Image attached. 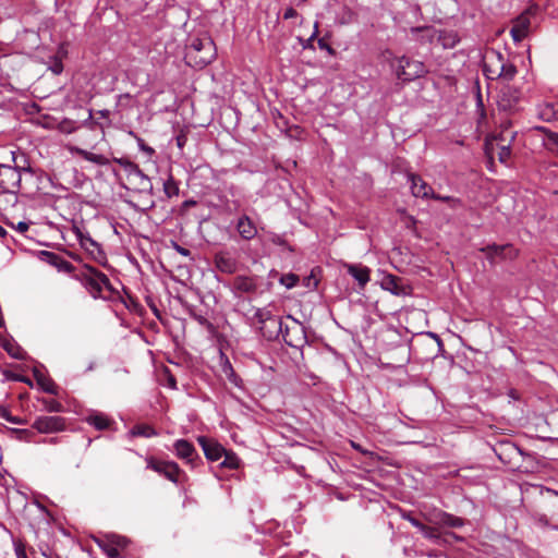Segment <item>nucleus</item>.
Wrapping results in <instances>:
<instances>
[{
	"label": "nucleus",
	"instance_id": "4be33fe9",
	"mask_svg": "<svg viewBox=\"0 0 558 558\" xmlns=\"http://www.w3.org/2000/svg\"><path fill=\"white\" fill-rule=\"evenodd\" d=\"M386 291L391 292L393 295H408L410 287L403 279L393 275H386Z\"/></svg>",
	"mask_w": 558,
	"mask_h": 558
},
{
	"label": "nucleus",
	"instance_id": "774afa93",
	"mask_svg": "<svg viewBox=\"0 0 558 558\" xmlns=\"http://www.w3.org/2000/svg\"><path fill=\"white\" fill-rule=\"evenodd\" d=\"M8 422L13 423V424H21L22 423V421L19 420L17 417H15V416H8Z\"/></svg>",
	"mask_w": 558,
	"mask_h": 558
},
{
	"label": "nucleus",
	"instance_id": "5701e85b",
	"mask_svg": "<svg viewBox=\"0 0 558 558\" xmlns=\"http://www.w3.org/2000/svg\"><path fill=\"white\" fill-rule=\"evenodd\" d=\"M85 422L97 430H106L114 423L108 415L102 412H92L85 418Z\"/></svg>",
	"mask_w": 558,
	"mask_h": 558
},
{
	"label": "nucleus",
	"instance_id": "72a5a7b5",
	"mask_svg": "<svg viewBox=\"0 0 558 558\" xmlns=\"http://www.w3.org/2000/svg\"><path fill=\"white\" fill-rule=\"evenodd\" d=\"M517 73H518L517 66L504 59L502 73L498 80H504L507 82L512 81L514 78V76L517 75Z\"/></svg>",
	"mask_w": 558,
	"mask_h": 558
},
{
	"label": "nucleus",
	"instance_id": "4d7b16f0",
	"mask_svg": "<svg viewBox=\"0 0 558 558\" xmlns=\"http://www.w3.org/2000/svg\"><path fill=\"white\" fill-rule=\"evenodd\" d=\"M298 16V12L295 9H293L292 7L288 8L284 13H283V19L284 20H290V19H293V17H296Z\"/></svg>",
	"mask_w": 558,
	"mask_h": 558
},
{
	"label": "nucleus",
	"instance_id": "2eb2a0df",
	"mask_svg": "<svg viewBox=\"0 0 558 558\" xmlns=\"http://www.w3.org/2000/svg\"><path fill=\"white\" fill-rule=\"evenodd\" d=\"M197 441L202 447L206 459L211 462L220 460L223 453H226V449L217 440L213 438L199 436L197 438Z\"/></svg>",
	"mask_w": 558,
	"mask_h": 558
},
{
	"label": "nucleus",
	"instance_id": "c9c22d12",
	"mask_svg": "<svg viewBox=\"0 0 558 558\" xmlns=\"http://www.w3.org/2000/svg\"><path fill=\"white\" fill-rule=\"evenodd\" d=\"M38 386L45 391V392H48L50 395H54L57 396L58 395V386L56 385V383L49 378V377H44V379H39V384Z\"/></svg>",
	"mask_w": 558,
	"mask_h": 558
},
{
	"label": "nucleus",
	"instance_id": "f704fd0d",
	"mask_svg": "<svg viewBox=\"0 0 558 558\" xmlns=\"http://www.w3.org/2000/svg\"><path fill=\"white\" fill-rule=\"evenodd\" d=\"M39 401L41 402V404L44 405V409L47 412L59 413L64 410L63 404L61 402H59L58 400L43 398Z\"/></svg>",
	"mask_w": 558,
	"mask_h": 558
},
{
	"label": "nucleus",
	"instance_id": "7ed1b4c3",
	"mask_svg": "<svg viewBox=\"0 0 558 558\" xmlns=\"http://www.w3.org/2000/svg\"><path fill=\"white\" fill-rule=\"evenodd\" d=\"M216 58V46L209 36L196 37L186 47L185 59L187 64L203 69Z\"/></svg>",
	"mask_w": 558,
	"mask_h": 558
},
{
	"label": "nucleus",
	"instance_id": "37998d69",
	"mask_svg": "<svg viewBox=\"0 0 558 558\" xmlns=\"http://www.w3.org/2000/svg\"><path fill=\"white\" fill-rule=\"evenodd\" d=\"M319 280L316 278L315 269L312 270L311 275L303 279V284L310 289H316Z\"/></svg>",
	"mask_w": 558,
	"mask_h": 558
},
{
	"label": "nucleus",
	"instance_id": "b1692460",
	"mask_svg": "<svg viewBox=\"0 0 558 558\" xmlns=\"http://www.w3.org/2000/svg\"><path fill=\"white\" fill-rule=\"evenodd\" d=\"M537 116L545 122L558 120V104L544 102L537 107Z\"/></svg>",
	"mask_w": 558,
	"mask_h": 558
},
{
	"label": "nucleus",
	"instance_id": "f3484780",
	"mask_svg": "<svg viewBox=\"0 0 558 558\" xmlns=\"http://www.w3.org/2000/svg\"><path fill=\"white\" fill-rule=\"evenodd\" d=\"M39 258L43 262L56 267L60 271L72 274L75 270V267L70 262H68L62 256H60L53 252L40 251Z\"/></svg>",
	"mask_w": 558,
	"mask_h": 558
},
{
	"label": "nucleus",
	"instance_id": "680f3d73",
	"mask_svg": "<svg viewBox=\"0 0 558 558\" xmlns=\"http://www.w3.org/2000/svg\"><path fill=\"white\" fill-rule=\"evenodd\" d=\"M138 144H140V147L141 149H143L144 151L148 153V154H153L154 153V149L149 146H147L143 140H138Z\"/></svg>",
	"mask_w": 558,
	"mask_h": 558
},
{
	"label": "nucleus",
	"instance_id": "c85d7f7f",
	"mask_svg": "<svg viewBox=\"0 0 558 558\" xmlns=\"http://www.w3.org/2000/svg\"><path fill=\"white\" fill-rule=\"evenodd\" d=\"M76 153L85 160L90 161L98 166H107L109 163V159L105 157L104 155L94 154L90 151H87L82 148H76Z\"/></svg>",
	"mask_w": 558,
	"mask_h": 558
},
{
	"label": "nucleus",
	"instance_id": "423d86ee",
	"mask_svg": "<svg viewBox=\"0 0 558 558\" xmlns=\"http://www.w3.org/2000/svg\"><path fill=\"white\" fill-rule=\"evenodd\" d=\"M391 68L398 80H401L402 82H410L423 76L425 73V65L423 62L411 60L405 57L392 61Z\"/></svg>",
	"mask_w": 558,
	"mask_h": 558
},
{
	"label": "nucleus",
	"instance_id": "473e14b6",
	"mask_svg": "<svg viewBox=\"0 0 558 558\" xmlns=\"http://www.w3.org/2000/svg\"><path fill=\"white\" fill-rule=\"evenodd\" d=\"M163 192L168 198L179 195V184L171 174L163 182Z\"/></svg>",
	"mask_w": 558,
	"mask_h": 558
},
{
	"label": "nucleus",
	"instance_id": "e433bc0d",
	"mask_svg": "<svg viewBox=\"0 0 558 558\" xmlns=\"http://www.w3.org/2000/svg\"><path fill=\"white\" fill-rule=\"evenodd\" d=\"M300 281V278L295 274H284L279 278V282L284 286L287 289L294 288L298 282Z\"/></svg>",
	"mask_w": 558,
	"mask_h": 558
},
{
	"label": "nucleus",
	"instance_id": "f8f14e48",
	"mask_svg": "<svg viewBox=\"0 0 558 558\" xmlns=\"http://www.w3.org/2000/svg\"><path fill=\"white\" fill-rule=\"evenodd\" d=\"M97 543L109 558H118L121 557L120 550L128 546L129 541L123 536L109 534L98 539Z\"/></svg>",
	"mask_w": 558,
	"mask_h": 558
},
{
	"label": "nucleus",
	"instance_id": "39448f33",
	"mask_svg": "<svg viewBox=\"0 0 558 558\" xmlns=\"http://www.w3.org/2000/svg\"><path fill=\"white\" fill-rule=\"evenodd\" d=\"M284 343L291 348L302 349L307 344V337L304 325L292 317L287 316L281 331Z\"/></svg>",
	"mask_w": 558,
	"mask_h": 558
},
{
	"label": "nucleus",
	"instance_id": "0e129e2a",
	"mask_svg": "<svg viewBox=\"0 0 558 558\" xmlns=\"http://www.w3.org/2000/svg\"><path fill=\"white\" fill-rule=\"evenodd\" d=\"M0 416L2 418H4L5 421H8V416H12V415L10 414V412L5 408L0 407Z\"/></svg>",
	"mask_w": 558,
	"mask_h": 558
},
{
	"label": "nucleus",
	"instance_id": "412c9836",
	"mask_svg": "<svg viewBox=\"0 0 558 558\" xmlns=\"http://www.w3.org/2000/svg\"><path fill=\"white\" fill-rule=\"evenodd\" d=\"M257 290V283L253 277L236 276L232 281V291L234 293H254Z\"/></svg>",
	"mask_w": 558,
	"mask_h": 558
},
{
	"label": "nucleus",
	"instance_id": "393cba45",
	"mask_svg": "<svg viewBox=\"0 0 558 558\" xmlns=\"http://www.w3.org/2000/svg\"><path fill=\"white\" fill-rule=\"evenodd\" d=\"M437 523L442 525L459 529L464 525V520L462 518L456 517L453 514L447 513L445 511H439L436 514Z\"/></svg>",
	"mask_w": 558,
	"mask_h": 558
},
{
	"label": "nucleus",
	"instance_id": "603ef678",
	"mask_svg": "<svg viewBox=\"0 0 558 558\" xmlns=\"http://www.w3.org/2000/svg\"><path fill=\"white\" fill-rule=\"evenodd\" d=\"M228 369H229V372H227V376H228L229 380L238 386L239 380H240L239 376L234 373V371L230 364L228 366Z\"/></svg>",
	"mask_w": 558,
	"mask_h": 558
},
{
	"label": "nucleus",
	"instance_id": "dca6fc26",
	"mask_svg": "<svg viewBox=\"0 0 558 558\" xmlns=\"http://www.w3.org/2000/svg\"><path fill=\"white\" fill-rule=\"evenodd\" d=\"M407 179L411 183V192L413 196L421 198H432L434 195L433 187L420 175L414 173H407Z\"/></svg>",
	"mask_w": 558,
	"mask_h": 558
},
{
	"label": "nucleus",
	"instance_id": "6e6d98bb",
	"mask_svg": "<svg viewBox=\"0 0 558 558\" xmlns=\"http://www.w3.org/2000/svg\"><path fill=\"white\" fill-rule=\"evenodd\" d=\"M317 33H318V24L316 23L315 24V31L314 33L312 34V36L306 40V44L303 45L304 48H313V40L316 38L317 36Z\"/></svg>",
	"mask_w": 558,
	"mask_h": 558
},
{
	"label": "nucleus",
	"instance_id": "6ab92c4d",
	"mask_svg": "<svg viewBox=\"0 0 558 558\" xmlns=\"http://www.w3.org/2000/svg\"><path fill=\"white\" fill-rule=\"evenodd\" d=\"M235 229L243 240L250 241L257 235V227L247 215L239 217Z\"/></svg>",
	"mask_w": 558,
	"mask_h": 558
},
{
	"label": "nucleus",
	"instance_id": "49530a36",
	"mask_svg": "<svg viewBox=\"0 0 558 558\" xmlns=\"http://www.w3.org/2000/svg\"><path fill=\"white\" fill-rule=\"evenodd\" d=\"M15 433L20 440H25V441H29L31 438L35 435L34 432L31 429H15Z\"/></svg>",
	"mask_w": 558,
	"mask_h": 558
},
{
	"label": "nucleus",
	"instance_id": "13d9d810",
	"mask_svg": "<svg viewBox=\"0 0 558 558\" xmlns=\"http://www.w3.org/2000/svg\"><path fill=\"white\" fill-rule=\"evenodd\" d=\"M113 162L118 163L119 166H121L123 169H125V167L130 163V159L129 158H125V157H121V158H118V157H114L113 159Z\"/></svg>",
	"mask_w": 558,
	"mask_h": 558
},
{
	"label": "nucleus",
	"instance_id": "20e7f679",
	"mask_svg": "<svg viewBox=\"0 0 558 558\" xmlns=\"http://www.w3.org/2000/svg\"><path fill=\"white\" fill-rule=\"evenodd\" d=\"M254 318L259 325L258 329L260 335L267 341L277 340L279 335H281L284 322L274 315L271 311L267 308H257L254 314Z\"/></svg>",
	"mask_w": 558,
	"mask_h": 558
},
{
	"label": "nucleus",
	"instance_id": "a19ab883",
	"mask_svg": "<svg viewBox=\"0 0 558 558\" xmlns=\"http://www.w3.org/2000/svg\"><path fill=\"white\" fill-rule=\"evenodd\" d=\"M13 546H14V551H15L16 558H27L26 545L22 539L13 538Z\"/></svg>",
	"mask_w": 558,
	"mask_h": 558
},
{
	"label": "nucleus",
	"instance_id": "6e6552de",
	"mask_svg": "<svg viewBox=\"0 0 558 558\" xmlns=\"http://www.w3.org/2000/svg\"><path fill=\"white\" fill-rule=\"evenodd\" d=\"M147 469H150L158 474L165 476L167 480L171 481L174 484H178L180 481V476L184 474V472L180 469L178 463L173 461H162L157 460L154 457H148L146 459Z\"/></svg>",
	"mask_w": 558,
	"mask_h": 558
},
{
	"label": "nucleus",
	"instance_id": "a18cd8bd",
	"mask_svg": "<svg viewBox=\"0 0 558 558\" xmlns=\"http://www.w3.org/2000/svg\"><path fill=\"white\" fill-rule=\"evenodd\" d=\"M317 45L319 49L326 50L328 54L333 56L336 53V50L330 46L328 40L325 37H322L317 40Z\"/></svg>",
	"mask_w": 558,
	"mask_h": 558
},
{
	"label": "nucleus",
	"instance_id": "aec40b11",
	"mask_svg": "<svg viewBox=\"0 0 558 558\" xmlns=\"http://www.w3.org/2000/svg\"><path fill=\"white\" fill-rule=\"evenodd\" d=\"M520 97H521V93L519 89L507 85L501 89L499 107L502 110H512L515 107V105L519 102Z\"/></svg>",
	"mask_w": 558,
	"mask_h": 558
},
{
	"label": "nucleus",
	"instance_id": "7c9ffc66",
	"mask_svg": "<svg viewBox=\"0 0 558 558\" xmlns=\"http://www.w3.org/2000/svg\"><path fill=\"white\" fill-rule=\"evenodd\" d=\"M131 434L133 436H141V437H146V438L154 437V436L158 435L156 429L153 426L147 425V424L135 425L132 428Z\"/></svg>",
	"mask_w": 558,
	"mask_h": 558
},
{
	"label": "nucleus",
	"instance_id": "bb28decb",
	"mask_svg": "<svg viewBox=\"0 0 558 558\" xmlns=\"http://www.w3.org/2000/svg\"><path fill=\"white\" fill-rule=\"evenodd\" d=\"M438 40L446 49L454 48L460 41V37L454 31H442L439 33Z\"/></svg>",
	"mask_w": 558,
	"mask_h": 558
},
{
	"label": "nucleus",
	"instance_id": "de8ad7c7",
	"mask_svg": "<svg viewBox=\"0 0 558 558\" xmlns=\"http://www.w3.org/2000/svg\"><path fill=\"white\" fill-rule=\"evenodd\" d=\"M511 149L509 146H502L500 147V150L498 153V159L500 162H507V160L510 158Z\"/></svg>",
	"mask_w": 558,
	"mask_h": 558
},
{
	"label": "nucleus",
	"instance_id": "9b49d317",
	"mask_svg": "<svg viewBox=\"0 0 558 558\" xmlns=\"http://www.w3.org/2000/svg\"><path fill=\"white\" fill-rule=\"evenodd\" d=\"M76 236L81 246L92 256V258L101 266L107 265V256L100 245L90 238L88 233L76 229Z\"/></svg>",
	"mask_w": 558,
	"mask_h": 558
},
{
	"label": "nucleus",
	"instance_id": "a878e982",
	"mask_svg": "<svg viewBox=\"0 0 558 558\" xmlns=\"http://www.w3.org/2000/svg\"><path fill=\"white\" fill-rule=\"evenodd\" d=\"M348 271L361 287H364L369 280V270L366 267L350 265Z\"/></svg>",
	"mask_w": 558,
	"mask_h": 558
},
{
	"label": "nucleus",
	"instance_id": "09e8293b",
	"mask_svg": "<svg viewBox=\"0 0 558 558\" xmlns=\"http://www.w3.org/2000/svg\"><path fill=\"white\" fill-rule=\"evenodd\" d=\"M545 492L548 493V494H553V495L558 497V492H556L554 489L545 488ZM553 508H554L553 517H558V500L553 504ZM553 529L558 531V525H554Z\"/></svg>",
	"mask_w": 558,
	"mask_h": 558
},
{
	"label": "nucleus",
	"instance_id": "ddd939ff",
	"mask_svg": "<svg viewBox=\"0 0 558 558\" xmlns=\"http://www.w3.org/2000/svg\"><path fill=\"white\" fill-rule=\"evenodd\" d=\"M214 264L218 271L233 275L239 269V260L229 251H219L214 255Z\"/></svg>",
	"mask_w": 558,
	"mask_h": 558
},
{
	"label": "nucleus",
	"instance_id": "3c124183",
	"mask_svg": "<svg viewBox=\"0 0 558 558\" xmlns=\"http://www.w3.org/2000/svg\"><path fill=\"white\" fill-rule=\"evenodd\" d=\"M173 248L181 254L182 256H191V251L189 248H185L181 245H179L177 242H172Z\"/></svg>",
	"mask_w": 558,
	"mask_h": 558
},
{
	"label": "nucleus",
	"instance_id": "58836bf2",
	"mask_svg": "<svg viewBox=\"0 0 558 558\" xmlns=\"http://www.w3.org/2000/svg\"><path fill=\"white\" fill-rule=\"evenodd\" d=\"M433 199L445 202L449 205L450 208L456 209L459 206H461V201L459 198L452 197V196H442L439 194H436L434 192V195L432 196Z\"/></svg>",
	"mask_w": 558,
	"mask_h": 558
},
{
	"label": "nucleus",
	"instance_id": "338daca9",
	"mask_svg": "<svg viewBox=\"0 0 558 558\" xmlns=\"http://www.w3.org/2000/svg\"><path fill=\"white\" fill-rule=\"evenodd\" d=\"M385 478H386V483L390 482L392 480H396V474L393 472H386Z\"/></svg>",
	"mask_w": 558,
	"mask_h": 558
},
{
	"label": "nucleus",
	"instance_id": "2f4dec72",
	"mask_svg": "<svg viewBox=\"0 0 558 558\" xmlns=\"http://www.w3.org/2000/svg\"><path fill=\"white\" fill-rule=\"evenodd\" d=\"M223 460L220 463L221 468L235 470L240 466V459L233 451L226 450V453L222 456Z\"/></svg>",
	"mask_w": 558,
	"mask_h": 558
},
{
	"label": "nucleus",
	"instance_id": "e2e57ef3",
	"mask_svg": "<svg viewBox=\"0 0 558 558\" xmlns=\"http://www.w3.org/2000/svg\"><path fill=\"white\" fill-rule=\"evenodd\" d=\"M537 522L543 524L544 526L549 525V521H548V519H547V517L545 514H539L537 517Z\"/></svg>",
	"mask_w": 558,
	"mask_h": 558
},
{
	"label": "nucleus",
	"instance_id": "ea45409f",
	"mask_svg": "<svg viewBox=\"0 0 558 558\" xmlns=\"http://www.w3.org/2000/svg\"><path fill=\"white\" fill-rule=\"evenodd\" d=\"M187 311H189V315L194 320H196L199 325H202L204 327H211V324L209 323V320L204 315L199 314L194 307H190Z\"/></svg>",
	"mask_w": 558,
	"mask_h": 558
},
{
	"label": "nucleus",
	"instance_id": "a211bd4d",
	"mask_svg": "<svg viewBox=\"0 0 558 558\" xmlns=\"http://www.w3.org/2000/svg\"><path fill=\"white\" fill-rule=\"evenodd\" d=\"M173 448L177 457L185 460L191 465H194L195 460L199 459L194 446L185 439H178Z\"/></svg>",
	"mask_w": 558,
	"mask_h": 558
},
{
	"label": "nucleus",
	"instance_id": "79ce46f5",
	"mask_svg": "<svg viewBox=\"0 0 558 558\" xmlns=\"http://www.w3.org/2000/svg\"><path fill=\"white\" fill-rule=\"evenodd\" d=\"M421 532L428 539L438 541L440 538L439 532L435 527L427 526L424 524Z\"/></svg>",
	"mask_w": 558,
	"mask_h": 558
},
{
	"label": "nucleus",
	"instance_id": "f257e3e1",
	"mask_svg": "<svg viewBox=\"0 0 558 558\" xmlns=\"http://www.w3.org/2000/svg\"><path fill=\"white\" fill-rule=\"evenodd\" d=\"M387 339L391 348L386 347V379L401 387L409 379L407 364L410 362V348L395 328L386 329Z\"/></svg>",
	"mask_w": 558,
	"mask_h": 558
},
{
	"label": "nucleus",
	"instance_id": "1a4fd4ad",
	"mask_svg": "<svg viewBox=\"0 0 558 558\" xmlns=\"http://www.w3.org/2000/svg\"><path fill=\"white\" fill-rule=\"evenodd\" d=\"M504 56L495 50L490 49L486 51L483 58V73L488 80H498L502 73Z\"/></svg>",
	"mask_w": 558,
	"mask_h": 558
},
{
	"label": "nucleus",
	"instance_id": "c756f323",
	"mask_svg": "<svg viewBox=\"0 0 558 558\" xmlns=\"http://www.w3.org/2000/svg\"><path fill=\"white\" fill-rule=\"evenodd\" d=\"M134 180L138 186V192L153 195V183L143 171H141V174H137Z\"/></svg>",
	"mask_w": 558,
	"mask_h": 558
},
{
	"label": "nucleus",
	"instance_id": "4468645a",
	"mask_svg": "<svg viewBox=\"0 0 558 558\" xmlns=\"http://www.w3.org/2000/svg\"><path fill=\"white\" fill-rule=\"evenodd\" d=\"M480 251L485 253V256L490 264H495L496 258H514L518 255L517 250H514L511 244H489L482 247Z\"/></svg>",
	"mask_w": 558,
	"mask_h": 558
},
{
	"label": "nucleus",
	"instance_id": "cd10ccee",
	"mask_svg": "<svg viewBox=\"0 0 558 558\" xmlns=\"http://www.w3.org/2000/svg\"><path fill=\"white\" fill-rule=\"evenodd\" d=\"M530 21L526 17H521L519 23L511 28V36L514 41H521L527 34Z\"/></svg>",
	"mask_w": 558,
	"mask_h": 558
},
{
	"label": "nucleus",
	"instance_id": "4c0bfd02",
	"mask_svg": "<svg viewBox=\"0 0 558 558\" xmlns=\"http://www.w3.org/2000/svg\"><path fill=\"white\" fill-rule=\"evenodd\" d=\"M398 214L400 217V221L403 223L404 228L409 230H414L416 220L413 216L408 215L404 209H398Z\"/></svg>",
	"mask_w": 558,
	"mask_h": 558
},
{
	"label": "nucleus",
	"instance_id": "bf43d9fd",
	"mask_svg": "<svg viewBox=\"0 0 558 558\" xmlns=\"http://www.w3.org/2000/svg\"><path fill=\"white\" fill-rule=\"evenodd\" d=\"M407 518L412 523V525L417 527L420 531L423 529L424 524L421 521H418L417 519H415L411 515H408Z\"/></svg>",
	"mask_w": 558,
	"mask_h": 558
},
{
	"label": "nucleus",
	"instance_id": "c03bdc74",
	"mask_svg": "<svg viewBox=\"0 0 558 558\" xmlns=\"http://www.w3.org/2000/svg\"><path fill=\"white\" fill-rule=\"evenodd\" d=\"M125 172L128 173V177L129 178H135L137 174H141V169L138 167V165H136L135 162L133 161H130V163L125 167Z\"/></svg>",
	"mask_w": 558,
	"mask_h": 558
},
{
	"label": "nucleus",
	"instance_id": "0eeeda50",
	"mask_svg": "<svg viewBox=\"0 0 558 558\" xmlns=\"http://www.w3.org/2000/svg\"><path fill=\"white\" fill-rule=\"evenodd\" d=\"M21 171L31 172L32 169L29 167L20 168L0 163V189H2L4 193L17 192L20 190L22 180Z\"/></svg>",
	"mask_w": 558,
	"mask_h": 558
},
{
	"label": "nucleus",
	"instance_id": "5fc2aeb1",
	"mask_svg": "<svg viewBox=\"0 0 558 558\" xmlns=\"http://www.w3.org/2000/svg\"><path fill=\"white\" fill-rule=\"evenodd\" d=\"M197 205V202L194 199H186L181 204L180 210L181 213H185L190 207H194Z\"/></svg>",
	"mask_w": 558,
	"mask_h": 558
},
{
	"label": "nucleus",
	"instance_id": "69168bd1",
	"mask_svg": "<svg viewBox=\"0 0 558 558\" xmlns=\"http://www.w3.org/2000/svg\"><path fill=\"white\" fill-rule=\"evenodd\" d=\"M33 373H34V377H35L37 384H39V379H44V377H45V375L37 368H35Z\"/></svg>",
	"mask_w": 558,
	"mask_h": 558
},
{
	"label": "nucleus",
	"instance_id": "f03ea898",
	"mask_svg": "<svg viewBox=\"0 0 558 558\" xmlns=\"http://www.w3.org/2000/svg\"><path fill=\"white\" fill-rule=\"evenodd\" d=\"M73 278L80 281L94 299H107V296L102 295L104 291H108L110 295L118 294V291L112 287L108 276L92 265L84 264L82 268L73 275Z\"/></svg>",
	"mask_w": 558,
	"mask_h": 558
},
{
	"label": "nucleus",
	"instance_id": "8fccbe9b",
	"mask_svg": "<svg viewBox=\"0 0 558 558\" xmlns=\"http://www.w3.org/2000/svg\"><path fill=\"white\" fill-rule=\"evenodd\" d=\"M7 225L10 226L11 228L16 229L21 233L26 232L29 228V222L25 221H20L16 226H14V223L12 222H7Z\"/></svg>",
	"mask_w": 558,
	"mask_h": 558
},
{
	"label": "nucleus",
	"instance_id": "864d4df0",
	"mask_svg": "<svg viewBox=\"0 0 558 558\" xmlns=\"http://www.w3.org/2000/svg\"><path fill=\"white\" fill-rule=\"evenodd\" d=\"M177 146L182 149L187 142V136L184 133H180L175 137Z\"/></svg>",
	"mask_w": 558,
	"mask_h": 558
},
{
	"label": "nucleus",
	"instance_id": "052dcab7",
	"mask_svg": "<svg viewBox=\"0 0 558 558\" xmlns=\"http://www.w3.org/2000/svg\"><path fill=\"white\" fill-rule=\"evenodd\" d=\"M51 70L54 74H60L63 70V65H62L61 61H57L53 64V66L51 68Z\"/></svg>",
	"mask_w": 558,
	"mask_h": 558
},
{
	"label": "nucleus",
	"instance_id": "9d476101",
	"mask_svg": "<svg viewBox=\"0 0 558 558\" xmlns=\"http://www.w3.org/2000/svg\"><path fill=\"white\" fill-rule=\"evenodd\" d=\"M32 427L40 434H54L66 429V420L62 416H38Z\"/></svg>",
	"mask_w": 558,
	"mask_h": 558
}]
</instances>
